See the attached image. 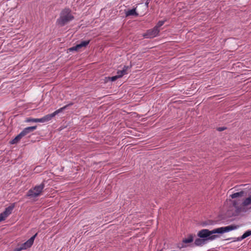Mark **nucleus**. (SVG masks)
I'll return each mask as SVG.
<instances>
[{
	"instance_id": "9",
	"label": "nucleus",
	"mask_w": 251,
	"mask_h": 251,
	"mask_svg": "<svg viewBox=\"0 0 251 251\" xmlns=\"http://www.w3.org/2000/svg\"><path fill=\"white\" fill-rule=\"evenodd\" d=\"M37 128V126H29L27 127H26L23 129V130L20 132V134L23 138L26 135L29 133L32 132L34 130H35Z\"/></svg>"
},
{
	"instance_id": "4",
	"label": "nucleus",
	"mask_w": 251,
	"mask_h": 251,
	"mask_svg": "<svg viewBox=\"0 0 251 251\" xmlns=\"http://www.w3.org/2000/svg\"><path fill=\"white\" fill-rule=\"evenodd\" d=\"M72 105H73V103H69L67 105H66L58 109V110L55 111L53 113L50 114H48V115L45 116L44 117H42V118H40V123H45V122L50 121L56 115L62 112L63 110L65 109L68 106H71Z\"/></svg>"
},
{
	"instance_id": "16",
	"label": "nucleus",
	"mask_w": 251,
	"mask_h": 251,
	"mask_svg": "<svg viewBox=\"0 0 251 251\" xmlns=\"http://www.w3.org/2000/svg\"><path fill=\"white\" fill-rule=\"evenodd\" d=\"M243 191H241L240 192H237V193H235L233 194H232L230 197L232 198V199H235V198H236L237 197H241L243 196Z\"/></svg>"
},
{
	"instance_id": "23",
	"label": "nucleus",
	"mask_w": 251,
	"mask_h": 251,
	"mask_svg": "<svg viewBox=\"0 0 251 251\" xmlns=\"http://www.w3.org/2000/svg\"><path fill=\"white\" fill-rule=\"evenodd\" d=\"M218 130H219V131H223V130H224V128H223V127H220V128H218Z\"/></svg>"
},
{
	"instance_id": "3",
	"label": "nucleus",
	"mask_w": 251,
	"mask_h": 251,
	"mask_svg": "<svg viewBox=\"0 0 251 251\" xmlns=\"http://www.w3.org/2000/svg\"><path fill=\"white\" fill-rule=\"evenodd\" d=\"M45 187V184L42 183L40 185L35 186L30 189L27 193L26 196L30 198H34L39 196Z\"/></svg>"
},
{
	"instance_id": "5",
	"label": "nucleus",
	"mask_w": 251,
	"mask_h": 251,
	"mask_svg": "<svg viewBox=\"0 0 251 251\" xmlns=\"http://www.w3.org/2000/svg\"><path fill=\"white\" fill-rule=\"evenodd\" d=\"M159 32V29L154 27L153 29L148 30L144 36L145 38H152L157 36Z\"/></svg>"
},
{
	"instance_id": "17",
	"label": "nucleus",
	"mask_w": 251,
	"mask_h": 251,
	"mask_svg": "<svg viewBox=\"0 0 251 251\" xmlns=\"http://www.w3.org/2000/svg\"><path fill=\"white\" fill-rule=\"evenodd\" d=\"M193 241V237L192 235H189L187 238L183 240V242L185 243H191Z\"/></svg>"
},
{
	"instance_id": "21",
	"label": "nucleus",
	"mask_w": 251,
	"mask_h": 251,
	"mask_svg": "<svg viewBox=\"0 0 251 251\" xmlns=\"http://www.w3.org/2000/svg\"><path fill=\"white\" fill-rule=\"evenodd\" d=\"M119 78V77H118V76L117 75L115 76H113L109 77V79L111 80V81H115L116 79H117Z\"/></svg>"
},
{
	"instance_id": "15",
	"label": "nucleus",
	"mask_w": 251,
	"mask_h": 251,
	"mask_svg": "<svg viewBox=\"0 0 251 251\" xmlns=\"http://www.w3.org/2000/svg\"><path fill=\"white\" fill-rule=\"evenodd\" d=\"M204 243V240L198 238L195 241V244L196 246H202Z\"/></svg>"
},
{
	"instance_id": "20",
	"label": "nucleus",
	"mask_w": 251,
	"mask_h": 251,
	"mask_svg": "<svg viewBox=\"0 0 251 251\" xmlns=\"http://www.w3.org/2000/svg\"><path fill=\"white\" fill-rule=\"evenodd\" d=\"M164 24V21H159L156 25L155 26V27H157V29H159V28L160 27H161V26H162Z\"/></svg>"
},
{
	"instance_id": "19",
	"label": "nucleus",
	"mask_w": 251,
	"mask_h": 251,
	"mask_svg": "<svg viewBox=\"0 0 251 251\" xmlns=\"http://www.w3.org/2000/svg\"><path fill=\"white\" fill-rule=\"evenodd\" d=\"M250 235H251V230H248L243 234L242 239H245Z\"/></svg>"
},
{
	"instance_id": "22",
	"label": "nucleus",
	"mask_w": 251,
	"mask_h": 251,
	"mask_svg": "<svg viewBox=\"0 0 251 251\" xmlns=\"http://www.w3.org/2000/svg\"><path fill=\"white\" fill-rule=\"evenodd\" d=\"M24 250V249H23V247L22 246H21L20 247H18V248H15L13 251H21L22 250Z\"/></svg>"
},
{
	"instance_id": "2",
	"label": "nucleus",
	"mask_w": 251,
	"mask_h": 251,
	"mask_svg": "<svg viewBox=\"0 0 251 251\" xmlns=\"http://www.w3.org/2000/svg\"><path fill=\"white\" fill-rule=\"evenodd\" d=\"M74 19L71 10L69 8H65L61 11L56 24L60 26H63Z\"/></svg>"
},
{
	"instance_id": "13",
	"label": "nucleus",
	"mask_w": 251,
	"mask_h": 251,
	"mask_svg": "<svg viewBox=\"0 0 251 251\" xmlns=\"http://www.w3.org/2000/svg\"><path fill=\"white\" fill-rule=\"evenodd\" d=\"M250 204H251V196L246 198L242 202V205L243 206H247Z\"/></svg>"
},
{
	"instance_id": "1",
	"label": "nucleus",
	"mask_w": 251,
	"mask_h": 251,
	"mask_svg": "<svg viewBox=\"0 0 251 251\" xmlns=\"http://www.w3.org/2000/svg\"><path fill=\"white\" fill-rule=\"evenodd\" d=\"M238 227H239L238 226L232 225L226 226L217 228L211 231L207 229H203L200 230L198 232V235L200 238L208 237V239L214 240L217 238L218 236L217 235H213V234L227 232L236 229Z\"/></svg>"
},
{
	"instance_id": "14",
	"label": "nucleus",
	"mask_w": 251,
	"mask_h": 251,
	"mask_svg": "<svg viewBox=\"0 0 251 251\" xmlns=\"http://www.w3.org/2000/svg\"><path fill=\"white\" fill-rule=\"evenodd\" d=\"M22 138V136L19 134L14 139L10 141L11 144H15L19 142Z\"/></svg>"
},
{
	"instance_id": "24",
	"label": "nucleus",
	"mask_w": 251,
	"mask_h": 251,
	"mask_svg": "<svg viewBox=\"0 0 251 251\" xmlns=\"http://www.w3.org/2000/svg\"><path fill=\"white\" fill-rule=\"evenodd\" d=\"M146 4L147 6H148V3L146 2Z\"/></svg>"
},
{
	"instance_id": "12",
	"label": "nucleus",
	"mask_w": 251,
	"mask_h": 251,
	"mask_svg": "<svg viewBox=\"0 0 251 251\" xmlns=\"http://www.w3.org/2000/svg\"><path fill=\"white\" fill-rule=\"evenodd\" d=\"M138 15V14L137 13V12H136V9L135 8H133V9H130V10H127L126 12V17H128V16H137Z\"/></svg>"
},
{
	"instance_id": "6",
	"label": "nucleus",
	"mask_w": 251,
	"mask_h": 251,
	"mask_svg": "<svg viewBox=\"0 0 251 251\" xmlns=\"http://www.w3.org/2000/svg\"><path fill=\"white\" fill-rule=\"evenodd\" d=\"M13 208V206L6 208L4 211L0 214V222L4 220L12 213Z\"/></svg>"
},
{
	"instance_id": "8",
	"label": "nucleus",
	"mask_w": 251,
	"mask_h": 251,
	"mask_svg": "<svg viewBox=\"0 0 251 251\" xmlns=\"http://www.w3.org/2000/svg\"><path fill=\"white\" fill-rule=\"evenodd\" d=\"M37 235V233H36L34 235H33L30 239H29L26 242L22 244L21 246H22L23 249H24V250L27 249L31 247V246L33 244L34 239L36 237Z\"/></svg>"
},
{
	"instance_id": "7",
	"label": "nucleus",
	"mask_w": 251,
	"mask_h": 251,
	"mask_svg": "<svg viewBox=\"0 0 251 251\" xmlns=\"http://www.w3.org/2000/svg\"><path fill=\"white\" fill-rule=\"evenodd\" d=\"M89 42L90 40L82 41L80 44L70 48L69 50L70 51H79L82 48H85L89 44Z\"/></svg>"
},
{
	"instance_id": "11",
	"label": "nucleus",
	"mask_w": 251,
	"mask_h": 251,
	"mask_svg": "<svg viewBox=\"0 0 251 251\" xmlns=\"http://www.w3.org/2000/svg\"><path fill=\"white\" fill-rule=\"evenodd\" d=\"M240 201L239 200H234L233 201V205L236 209V211L238 212H241L243 210L242 206L243 205H240Z\"/></svg>"
},
{
	"instance_id": "10",
	"label": "nucleus",
	"mask_w": 251,
	"mask_h": 251,
	"mask_svg": "<svg viewBox=\"0 0 251 251\" xmlns=\"http://www.w3.org/2000/svg\"><path fill=\"white\" fill-rule=\"evenodd\" d=\"M130 67L128 66H125L122 70H119L117 72V75L119 78L122 77L124 75L128 74V71L130 69Z\"/></svg>"
},
{
	"instance_id": "18",
	"label": "nucleus",
	"mask_w": 251,
	"mask_h": 251,
	"mask_svg": "<svg viewBox=\"0 0 251 251\" xmlns=\"http://www.w3.org/2000/svg\"><path fill=\"white\" fill-rule=\"evenodd\" d=\"M27 122H40V118H27L26 120Z\"/></svg>"
}]
</instances>
